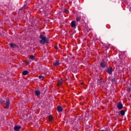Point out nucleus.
<instances>
[{
  "instance_id": "obj_17",
  "label": "nucleus",
  "mask_w": 131,
  "mask_h": 131,
  "mask_svg": "<svg viewBox=\"0 0 131 131\" xmlns=\"http://www.w3.org/2000/svg\"><path fill=\"white\" fill-rule=\"evenodd\" d=\"M30 59H31V60H34V59H35V56L32 55H30Z\"/></svg>"
},
{
  "instance_id": "obj_1",
  "label": "nucleus",
  "mask_w": 131,
  "mask_h": 131,
  "mask_svg": "<svg viewBox=\"0 0 131 131\" xmlns=\"http://www.w3.org/2000/svg\"><path fill=\"white\" fill-rule=\"evenodd\" d=\"M39 38L41 39L39 41L41 45H46V43H49V40L47 38L46 36H43L42 34H40Z\"/></svg>"
},
{
  "instance_id": "obj_12",
  "label": "nucleus",
  "mask_w": 131,
  "mask_h": 131,
  "mask_svg": "<svg viewBox=\"0 0 131 131\" xmlns=\"http://www.w3.org/2000/svg\"><path fill=\"white\" fill-rule=\"evenodd\" d=\"M62 84H63V81H62V79H61L58 81L57 86H60L62 85Z\"/></svg>"
},
{
  "instance_id": "obj_19",
  "label": "nucleus",
  "mask_w": 131,
  "mask_h": 131,
  "mask_svg": "<svg viewBox=\"0 0 131 131\" xmlns=\"http://www.w3.org/2000/svg\"><path fill=\"white\" fill-rule=\"evenodd\" d=\"M42 77V76L40 75V76H39L38 78H39V79H41Z\"/></svg>"
},
{
  "instance_id": "obj_14",
  "label": "nucleus",
  "mask_w": 131,
  "mask_h": 131,
  "mask_svg": "<svg viewBox=\"0 0 131 131\" xmlns=\"http://www.w3.org/2000/svg\"><path fill=\"white\" fill-rule=\"evenodd\" d=\"M28 73H29V72L25 70L23 72L22 74H23V75H27L28 74Z\"/></svg>"
},
{
  "instance_id": "obj_6",
  "label": "nucleus",
  "mask_w": 131,
  "mask_h": 131,
  "mask_svg": "<svg viewBox=\"0 0 131 131\" xmlns=\"http://www.w3.org/2000/svg\"><path fill=\"white\" fill-rule=\"evenodd\" d=\"M60 64H61V63H60V61L58 60H56L53 63V66H55V67L59 66Z\"/></svg>"
},
{
  "instance_id": "obj_7",
  "label": "nucleus",
  "mask_w": 131,
  "mask_h": 131,
  "mask_svg": "<svg viewBox=\"0 0 131 131\" xmlns=\"http://www.w3.org/2000/svg\"><path fill=\"white\" fill-rule=\"evenodd\" d=\"M21 128V126H18V125L14 126V130L19 131Z\"/></svg>"
},
{
  "instance_id": "obj_20",
  "label": "nucleus",
  "mask_w": 131,
  "mask_h": 131,
  "mask_svg": "<svg viewBox=\"0 0 131 131\" xmlns=\"http://www.w3.org/2000/svg\"><path fill=\"white\" fill-rule=\"evenodd\" d=\"M54 49H55V50H58V46H54Z\"/></svg>"
},
{
  "instance_id": "obj_18",
  "label": "nucleus",
  "mask_w": 131,
  "mask_h": 131,
  "mask_svg": "<svg viewBox=\"0 0 131 131\" xmlns=\"http://www.w3.org/2000/svg\"><path fill=\"white\" fill-rule=\"evenodd\" d=\"M49 121H53V117L52 116H49L48 117Z\"/></svg>"
},
{
  "instance_id": "obj_15",
  "label": "nucleus",
  "mask_w": 131,
  "mask_h": 131,
  "mask_svg": "<svg viewBox=\"0 0 131 131\" xmlns=\"http://www.w3.org/2000/svg\"><path fill=\"white\" fill-rule=\"evenodd\" d=\"M120 113L121 114V115L122 116H124L125 114V112L124 111V110H121L120 112Z\"/></svg>"
},
{
  "instance_id": "obj_13",
  "label": "nucleus",
  "mask_w": 131,
  "mask_h": 131,
  "mask_svg": "<svg viewBox=\"0 0 131 131\" xmlns=\"http://www.w3.org/2000/svg\"><path fill=\"white\" fill-rule=\"evenodd\" d=\"M97 82L100 85H102V84L103 83V79H98Z\"/></svg>"
},
{
  "instance_id": "obj_16",
  "label": "nucleus",
  "mask_w": 131,
  "mask_h": 131,
  "mask_svg": "<svg viewBox=\"0 0 131 131\" xmlns=\"http://www.w3.org/2000/svg\"><path fill=\"white\" fill-rule=\"evenodd\" d=\"M76 20L77 22L80 21V20H81V17H80V16H77Z\"/></svg>"
},
{
  "instance_id": "obj_8",
  "label": "nucleus",
  "mask_w": 131,
  "mask_h": 131,
  "mask_svg": "<svg viewBox=\"0 0 131 131\" xmlns=\"http://www.w3.org/2000/svg\"><path fill=\"white\" fill-rule=\"evenodd\" d=\"M71 26L72 28H74L76 27V24L75 23V21H74V20L72 21V22L71 23Z\"/></svg>"
},
{
  "instance_id": "obj_24",
  "label": "nucleus",
  "mask_w": 131,
  "mask_h": 131,
  "mask_svg": "<svg viewBox=\"0 0 131 131\" xmlns=\"http://www.w3.org/2000/svg\"><path fill=\"white\" fill-rule=\"evenodd\" d=\"M0 35H2V33H0Z\"/></svg>"
},
{
  "instance_id": "obj_10",
  "label": "nucleus",
  "mask_w": 131,
  "mask_h": 131,
  "mask_svg": "<svg viewBox=\"0 0 131 131\" xmlns=\"http://www.w3.org/2000/svg\"><path fill=\"white\" fill-rule=\"evenodd\" d=\"M35 95L37 97H38V96H40V91H39V90L35 91Z\"/></svg>"
},
{
  "instance_id": "obj_11",
  "label": "nucleus",
  "mask_w": 131,
  "mask_h": 131,
  "mask_svg": "<svg viewBox=\"0 0 131 131\" xmlns=\"http://www.w3.org/2000/svg\"><path fill=\"white\" fill-rule=\"evenodd\" d=\"M10 46L12 49H15V48H17V45L16 44H14L13 43H10Z\"/></svg>"
},
{
  "instance_id": "obj_3",
  "label": "nucleus",
  "mask_w": 131,
  "mask_h": 131,
  "mask_svg": "<svg viewBox=\"0 0 131 131\" xmlns=\"http://www.w3.org/2000/svg\"><path fill=\"white\" fill-rule=\"evenodd\" d=\"M108 66V63L105 61H102L100 63V67L101 68H106Z\"/></svg>"
},
{
  "instance_id": "obj_4",
  "label": "nucleus",
  "mask_w": 131,
  "mask_h": 131,
  "mask_svg": "<svg viewBox=\"0 0 131 131\" xmlns=\"http://www.w3.org/2000/svg\"><path fill=\"white\" fill-rule=\"evenodd\" d=\"M106 72L108 73V74L111 75L112 74V72H113V69L112 67H110L109 68H107V69L106 70Z\"/></svg>"
},
{
  "instance_id": "obj_2",
  "label": "nucleus",
  "mask_w": 131,
  "mask_h": 131,
  "mask_svg": "<svg viewBox=\"0 0 131 131\" xmlns=\"http://www.w3.org/2000/svg\"><path fill=\"white\" fill-rule=\"evenodd\" d=\"M10 107V99L7 98L6 100L5 106H4V109H9Z\"/></svg>"
},
{
  "instance_id": "obj_21",
  "label": "nucleus",
  "mask_w": 131,
  "mask_h": 131,
  "mask_svg": "<svg viewBox=\"0 0 131 131\" xmlns=\"http://www.w3.org/2000/svg\"><path fill=\"white\" fill-rule=\"evenodd\" d=\"M43 79H45V76H42V79H41V80H43Z\"/></svg>"
},
{
  "instance_id": "obj_22",
  "label": "nucleus",
  "mask_w": 131,
  "mask_h": 131,
  "mask_svg": "<svg viewBox=\"0 0 131 131\" xmlns=\"http://www.w3.org/2000/svg\"><path fill=\"white\" fill-rule=\"evenodd\" d=\"M129 11H130V12H131V7H130L129 8Z\"/></svg>"
},
{
  "instance_id": "obj_23",
  "label": "nucleus",
  "mask_w": 131,
  "mask_h": 131,
  "mask_svg": "<svg viewBox=\"0 0 131 131\" xmlns=\"http://www.w3.org/2000/svg\"><path fill=\"white\" fill-rule=\"evenodd\" d=\"M27 63L28 64H29V61H27Z\"/></svg>"
},
{
  "instance_id": "obj_25",
  "label": "nucleus",
  "mask_w": 131,
  "mask_h": 131,
  "mask_svg": "<svg viewBox=\"0 0 131 131\" xmlns=\"http://www.w3.org/2000/svg\"><path fill=\"white\" fill-rule=\"evenodd\" d=\"M66 11H67V10H66Z\"/></svg>"
},
{
  "instance_id": "obj_9",
  "label": "nucleus",
  "mask_w": 131,
  "mask_h": 131,
  "mask_svg": "<svg viewBox=\"0 0 131 131\" xmlns=\"http://www.w3.org/2000/svg\"><path fill=\"white\" fill-rule=\"evenodd\" d=\"M57 110L58 112H62V111H63V107L60 105H58L57 106Z\"/></svg>"
},
{
  "instance_id": "obj_5",
  "label": "nucleus",
  "mask_w": 131,
  "mask_h": 131,
  "mask_svg": "<svg viewBox=\"0 0 131 131\" xmlns=\"http://www.w3.org/2000/svg\"><path fill=\"white\" fill-rule=\"evenodd\" d=\"M117 107L119 110H121V109L123 108V105H122V103L121 102H119L118 103Z\"/></svg>"
}]
</instances>
